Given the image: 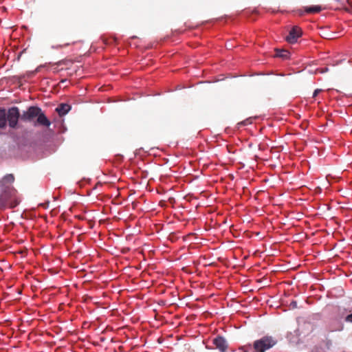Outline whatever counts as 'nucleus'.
I'll list each match as a JSON object with an SVG mask.
<instances>
[{
    "instance_id": "f257e3e1",
    "label": "nucleus",
    "mask_w": 352,
    "mask_h": 352,
    "mask_svg": "<svg viewBox=\"0 0 352 352\" xmlns=\"http://www.w3.org/2000/svg\"><path fill=\"white\" fill-rule=\"evenodd\" d=\"M34 118H37L34 122V126H44L49 127L51 122L45 116L41 109L36 106H31L26 111H23L21 116V119L25 122H30Z\"/></svg>"
},
{
    "instance_id": "f03ea898",
    "label": "nucleus",
    "mask_w": 352,
    "mask_h": 352,
    "mask_svg": "<svg viewBox=\"0 0 352 352\" xmlns=\"http://www.w3.org/2000/svg\"><path fill=\"white\" fill-rule=\"evenodd\" d=\"M21 198L14 188L6 187L0 196V208H15L19 204Z\"/></svg>"
},
{
    "instance_id": "7ed1b4c3",
    "label": "nucleus",
    "mask_w": 352,
    "mask_h": 352,
    "mask_svg": "<svg viewBox=\"0 0 352 352\" xmlns=\"http://www.w3.org/2000/svg\"><path fill=\"white\" fill-rule=\"evenodd\" d=\"M277 340L274 338L266 336L255 340L252 346L254 352H265L275 346Z\"/></svg>"
},
{
    "instance_id": "20e7f679",
    "label": "nucleus",
    "mask_w": 352,
    "mask_h": 352,
    "mask_svg": "<svg viewBox=\"0 0 352 352\" xmlns=\"http://www.w3.org/2000/svg\"><path fill=\"white\" fill-rule=\"evenodd\" d=\"M19 109L16 107H12L8 110L6 113V122H8V125L12 129H15L17 126L19 118H21Z\"/></svg>"
},
{
    "instance_id": "39448f33",
    "label": "nucleus",
    "mask_w": 352,
    "mask_h": 352,
    "mask_svg": "<svg viewBox=\"0 0 352 352\" xmlns=\"http://www.w3.org/2000/svg\"><path fill=\"white\" fill-rule=\"evenodd\" d=\"M302 30L298 26H294L289 31V34L286 36V41L289 43H294L297 41V39L301 36Z\"/></svg>"
},
{
    "instance_id": "423d86ee",
    "label": "nucleus",
    "mask_w": 352,
    "mask_h": 352,
    "mask_svg": "<svg viewBox=\"0 0 352 352\" xmlns=\"http://www.w3.org/2000/svg\"><path fill=\"white\" fill-rule=\"evenodd\" d=\"M207 349H220V336L218 335L212 339L204 342Z\"/></svg>"
},
{
    "instance_id": "0eeeda50",
    "label": "nucleus",
    "mask_w": 352,
    "mask_h": 352,
    "mask_svg": "<svg viewBox=\"0 0 352 352\" xmlns=\"http://www.w3.org/2000/svg\"><path fill=\"white\" fill-rule=\"evenodd\" d=\"M71 109V106L66 103H62L58 105L56 111L58 112L60 116L66 115Z\"/></svg>"
},
{
    "instance_id": "6e6552de",
    "label": "nucleus",
    "mask_w": 352,
    "mask_h": 352,
    "mask_svg": "<svg viewBox=\"0 0 352 352\" xmlns=\"http://www.w3.org/2000/svg\"><path fill=\"white\" fill-rule=\"evenodd\" d=\"M304 8L307 14L318 13L322 10V7L320 6H305Z\"/></svg>"
},
{
    "instance_id": "1a4fd4ad",
    "label": "nucleus",
    "mask_w": 352,
    "mask_h": 352,
    "mask_svg": "<svg viewBox=\"0 0 352 352\" xmlns=\"http://www.w3.org/2000/svg\"><path fill=\"white\" fill-rule=\"evenodd\" d=\"M6 126V112L5 109H0V128H5Z\"/></svg>"
},
{
    "instance_id": "9d476101",
    "label": "nucleus",
    "mask_w": 352,
    "mask_h": 352,
    "mask_svg": "<svg viewBox=\"0 0 352 352\" xmlns=\"http://www.w3.org/2000/svg\"><path fill=\"white\" fill-rule=\"evenodd\" d=\"M289 52L285 50H277L276 52V56L287 59L289 57Z\"/></svg>"
},
{
    "instance_id": "9b49d317",
    "label": "nucleus",
    "mask_w": 352,
    "mask_h": 352,
    "mask_svg": "<svg viewBox=\"0 0 352 352\" xmlns=\"http://www.w3.org/2000/svg\"><path fill=\"white\" fill-rule=\"evenodd\" d=\"M14 180V175L12 174H8L3 177L2 179L3 185H6V184H12Z\"/></svg>"
},
{
    "instance_id": "f8f14e48",
    "label": "nucleus",
    "mask_w": 352,
    "mask_h": 352,
    "mask_svg": "<svg viewBox=\"0 0 352 352\" xmlns=\"http://www.w3.org/2000/svg\"><path fill=\"white\" fill-rule=\"evenodd\" d=\"M227 349H228V344L226 340L221 337V352H226Z\"/></svg>"
},
{
    "instance_id": "ddd939ff",
    "label": "nucleus",
    "mask_w": 352,
    "mask_h": 352,
    "mask_svg": "<svg viewBox=\"0 0 352 352\" xmlns=\"http://www.w3.org/2000/svg\"><path fill=\"white\" fill-rule=\"evenodd\" d=\"M252 349H253L252 344H248L241 348V349L243 350V352H248V351Z\"/></svg>"
},
{
    "instance_id": "4468645a",
    "label": "nucleus",
    "mask_w": 352,
    "mask_h": 352,
    "mask_svg": "<svg viewBox=\"0 0 352 352\" xmlns=\"http://www.w3.org/2000/svg\"><path fill=\"white\" fill-rule=\"evenodd\" d=\"M296 13H297L299 16H302V15H304V14H305V13H306V12H305V8H304V7H303L302 8L298 9V10H296Z\"/></svg>"
},
{
    "instance_id": "2eb2a0df",
    "label": "nucleus",
    "mask_w": 352,
    "mask_h": 352,
    "mask_svg": "<svg viewBox=\"0 0 352 352\" xmlns=\"http://www.w3.org/2000/svg\"><path fill=\"white\" fill-rule=\"evenodd\" d=\"M321 91L322 89H316L313 93V98H316Z\"/></svg>"
},
{
    "instance_id": "dca6fc26",
    "label": "nucleus",
    "mask_w": 352,
    "mask_h": 352,
    "mask_svg": "<svg viewBox=\"0 0 352 352\" xmlns=\"http://www.w3.org/2000/svg\"><path fill=\"white\" fill-rule=\"evenodd\" d=\"M345 321L347 322H351L352 323V314L348 315L345 318Z\"/></svg>"
},
{
    "instance_id": "f3484780",
    "label": "nucleus",
    "mask_w": 352,
    "mask_h": 352,
    "mask_svg": "<svg viewBox=\"0 0 352 352\" xmlns=\"http://www.w3.org/2000/svg\"><path fill=\"white\" fill-rule=\"evenodd\" d=\"M46 65H47L46 64H45V65H39V66L36 68V71L37 72H40V71H41V68H43V67H46Z\"/></svg>"
},
{
    "instance_id": "a211bd4d",
    "label": "nucleus",
    "mask_w": 352,
    "mask_h": 352,
    "mask_svg": "<svg viewBox=\"0 0 352 352\" xmlns=\"http://www.w3.org/2000/svg\"><path fill=\"white\" fill-rule=\"evenodd\" d=\"M291 305H292L293 307H297V302L296 301H293L291 302Z\"/></svg>"
},
{
    "instance_id": "6ab92c4d",
    "label": "nucleus",
    "mask_w": 352,
    "mask_h": 352,
    "mask_svg": "<svg viewBox=\"0 0 352 352\" xmlns=\"http://www.w3.org/2000/svg\"><path fill=\"white\" fill-rule=\"evenodd\" d=\"M327 71H328V68L326 67L324 69H322L321 72L323 73V72H327Z\"/></svg>"
},
{
    "instance_id": "aec40b11",
    "label": "nucleus",
    "mask_w": 352,
    "mask_h": 352,
    "mask_svg": "<svg viewBox=\"0 0 352 352\" xmlns=\"http://www.w3.org/2000/svg\"><path fill=\"white\" fill-rule=\"evenodd\" d=\"M342 327H341V328L338 329V331H340V330H342Z\"/></svg>"
}]
</instances>
